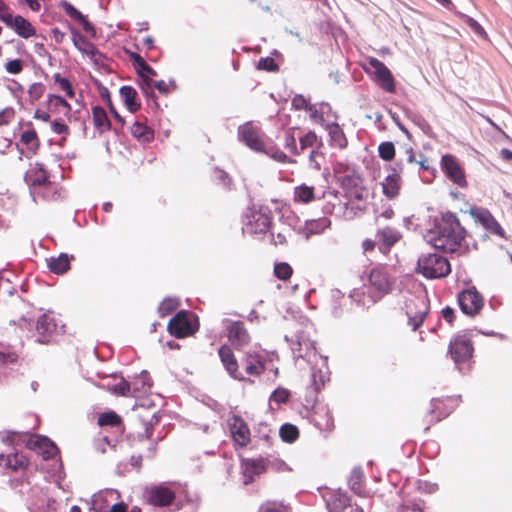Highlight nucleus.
<instances>
[{
	"label": "nucleus",
	"instance_id": "obj_1",
	"mask_svg": "<svg viewBox=\"0 0 512 512\" xmlns=\"http://www.w3.org/2000/svg\"><path fill=\"white\" fill-rule=\"evenodd\" d=\"M468 234L461 225L458 217L451 213H444L433 230L427 234V241L436 249L444 252H456L467 247L466 238Z\"/></svg>",
	"mask_w": 512,
	"mask_h": 512
},
{
	"label": "nucleus",
	"instance_id": "obj_2",
	"mask_svg": "<svg viewBox=\"0 0 512 512\" xmlns=\"http://www.w3.org/2000/svg\"><path fill=\"white\" fill-rule=\"evenodd\" d=\"M238 136L240 140L256 152L265 153L278 162L285 163L289 161L288 156L281 151L259 127L254 126L250 122L239 127Z\"/></svg>",
	"mask_w": 512,
	"mask_h": 512
},
{
	"label": "nucleus",
	"instance_id": "obj_3",
	"mask_svg": "<svg viewBox=\"0 0 512 512\" xmlns=\"http://www.w3.org/2000/svg\"><path fill=\"white\" fill-rule=\"evenodd\" d=\"M460 398L456 396H446L433 398L430 408L417 421V427L423 432L430 430L431 426L440 422L449 416L459 405Z\"/></svg>",
	"mask_w": 512,
	"mask_h": 512
},
{
	"label": "nucleus",
	"instance_id": "obj_4",
	"mask_svg": "<svg viewBox=\"0 0 512 512\" xmlns=\"http://www.w3.org/2000/svg\"><path fill=\"white\" fill-rule=\"evenodd\" d=\"M405 313L408 318V326L416 331L423 324L428 315L430 305L425 294L411 295L406 298L404 305Z\"/></svg>",
	"mask_w": 512,
	"mask_h": 512
},
{
	"label": "nucleus",
	"instance_id": "obj_5",
	"mask_svg": "<svg viewBox=\"0 0 512 512\" xmlns=\"http://www.w3.org/2000/svg\"><path fill=\"white\" fill-rule=\"evenodd\" d=\"M417 271L426 278H443L451 272V266L444 256L433 253L418 259Z\"/></svg>",
	"mask_w": 512,
	"mask_h": 512
},
{
	"label": "nucleus",
	"instance_id": "obj_6",
	"mask_svg": "<svg viewBox=\"0 0 512 512\" xmlns=\"http://www.w3.org/2000/svg\"><path fill=\"white\" fill-rule=\"evenodd\" d=\"M198 327L196 316L185 310L179 311L167 325L169 333L176 338L191 336L198 330Z\"/></svg>",
	"mask_w": 512,
	"mask_h": 512
},
{
	"label": "nucleus",
	"instance_id": "obj_7",
	"mask_svg": "<svg viewBox=\"0 0 512 512\" xmlns=\"http://www.w3.org/2000/svg\"><path fill=\"white\" fill-rule=\"evenodd\" d=\"M473 353V342L467 333L457 334L450 340L448 354L457 366L470 361Z\"/></svg>",
	"mask_w": 512,
	"mask_h": 512
},
{
	"label": "nucleus",
	"instance_id": "obj_8",
	"mask_svg": "<svg viewBox=\"0 0 512 512\" xmlns=\"http://www.w3.org/2000/svg\"><path fill=\"white\" fill-rule=\"evenodd\" d=\"M367 63L373 69V79L377 85L388 93H395V78L389 68L375 57H368Z\"/></svg>",
	"mask_w": 512,
	"mask_h": 512
},
{
	"label": "nucleus",
	"instance_id": "obj_9",
	"mask_svg": "<svg viewBox=\"0 0 512 512\" xmlns=\"http://www.w3.org/2000/svg\"><path fill=\"white\" fill-rule=\"evenodd\" d=\"M440 166L446 177L461 188L468 185L465 170L456 156L445 154L441 158Z\"/></svg>",
	"mask_w": 512,
	"mask_h": 512
},
{
	"label": "nucleus",
	"instance_id": "obj_10",
	"mask_svg": "<svg viewBox=\"0 0 512 512\" xmlns=\"http://www.w3.org/2000/svg\"><path fill=\"white\" fill-rule=\"evenodd\" d=\"M458 303L464 314L474 317L481 312L484 306V298L475 287H472L458 295Z\"/></svg>",
	"mask_w": 512,
	"mask_h": 512
},
{
	"label": "nucleus",
	"instance_id": "obj_11",
	"mask_svg": "<svg viewBox=\"0 0 512 512\" xmlns=\"http://www.w3.org/2000/svg\"><path fill=\"white\" fill-rule=\"evenodd\" d=\"M147 502L155 507H168L176 499V493L170 487L160 484L148 488L145 491Z\"/></svg>",
	"mask_w": 512,
	"mask_h": 512
},
{
	"label": "nucleus",
	"instance_id": "obj_12",
	"mask_svg": "<svg viewBox=\"0 0 512 512\" xmlns=\"http://www.w3.org/2000/svg\"><path fill=\"white\" fill-rule=\"evenodd\" d=\"M227 424L235 446L241 448L248 446L251 441V433L245 420L238 415H232L228 418Z\"/></svg>",
	"mask_w": 512,
	"mask_h": 512
},
{
	"label": "nucleus",
	"instance_id": "obj_13",
	"mask_svg": "<svg viewBox=\"0 0 512 512\" xmlns=\"http://www.w3.org/2000/svg\"><path fill=\"white\" fill-rule=\"evenodd\" d=\"M368 282L380 295L387 294L392 290V281L388 275L387 268L383 265L375 266L370 270Z\"/></svg>",
	"mask_w": 512,
	"mask_h": 512
},
{
	"label": "nucleus",
	"instance_id": "obj_14",
	"mask_svg": "<svg viewBox=\"0 0 512 512\" xmlns=\"http://www.w3.org/2000/svg\"><path fill=\"white\" fill-rule=\"evenodd\" d=\"M334 173L337 182L345 190L346 194L364 182L362 177L354 169L346 167L343 164H337L334 167Z\"/></svg>",
	"mask_w": 512,
	"mask_h": 512
},
{
	"label": "nucleus",
	"instance_id": "obj_15",
	"mask_svg": "<svg viewBox=\"0 0 512 512\" xmlns=\"http://www.w3.org/2000/svg\"><path fill=\"white\" fill-rule=\"evenodd\" d=\"M272 218L261 211H251L243 230L250 235L264 234L271 226Z\"/></svg>",
	"mask_w": 512,
	"mask_h": 512
},
{
	"label": "nucleus",
	"instance_id": "obj_16",
	"mask_svg": "<svg viewBox=\"0 0 512 512\" xmlns=\"http://www.w3.org/2000/svg\"><path fill=\"white\" fill-rule=\"evenodd\" d=\"M27 447L41 455L44 460H50L59 453L58 447L50 439L44 436H30Z\"/></svg>",
	"mask_w": 512,
	"mask_h": 512
},
{
	"label": "nucleus",
	"instance_id": "obj_17",
	"mask_svg": "<svg viewBox=\"0 0 512 512\" xmlns=\"http://www.w3.org/2000/svg\"><path fill=\"white\" fill-rule=\"evenodd\" d=\"M375 236L379 249L387 252L402 239L400 230L394 225H379Z\"/></svg>",
	"mask_w": 512,
	"mask_h": 512
},
{
	"label": "nucleus",
	"instance_id": "obj_18",
	"mask_svg": "<svg viewBox=\"0 0 512 512\" xmlns=\"http://www.w3.org/2000/svg\"><path fill=\"white\" fill-rule=\"evenodd\" d=\"M58 326L54 317L43 314L36 322L37 342L48 344L54 340Z\"/></svg>",
	"mask_w": 512,
	"mask_h": 512
},
{
	"label": "nucleus",
	"instance_id": "obj_19",
	"mask_svg": "<svg viewBox=\"0 0 512 512\" xmlns=\"http://www.w3.org/2000/svg\"><path fill=\"white\" fill-rule=\"evenodd\" d=\"M218 355L225 370L233 379L238 381L246 380L244 373L239 370L238 361L230 346L222 345L218 350Z\"/></svg>",
	"mask_w": 512,
	"mask_h": 512
},
{
	"label": "nucleus",
	"instance_id": "obj_20",
	"mask_svg": "<svg viewBox=\"0 0 512 512\" xmlns=\"http://www.w3.org/2000/svg\"><path fill=\"white\" fill-rule=\"evenodd\" d=\"M390 173L380 183L383 195L388 200L398 198L402 188V177L400 170L396 167H389Z\"/></svg>",
	"mask_w": 512,
	"mask_h": 512
},
{
	"label": "nucleus",
	"instance_id": "obj_21",
	"mask_svg": "<svg viewBox=\"0 0 512 512\" xmlns=\"http://www.w3.org/2000/svg\"><path fill=\"white\" fill-rule=\"evenodd\" d=\"M26 183L36 188H51V181L49 180V175L46 169L42 164L35 163L31 165L29 170L25 174Z\"/></svg>",
	"mask_w": 512,
	"mask_h": 512
},
{
	"label": "nucleus",
	"instance_id": "obj_22",
	"mask_svg": "<svg viewBox=\"0 0 512 512\" xmlns=\"http://www.w3.org/2000/svg\"><path fill=\"white\" fill-rule=\"evenodd\" d=\"M330 512H363L358 506L351 504V499L345 492L336 491L327 500Z\"/></svg>",
	"mask_w": 512,
	"mask_h": 512
},
{
	"label": "nucleus",
	"instance_id": "obj_23",
	"mask_svg": "<svg viewBox=\"0 0 512 512\" xmlns=\"http://www.w3.org/2000/svg\"><path fill=\"white\" fill-rule=\"evenodd\" d=\"M226 330L229 341L238 349L248 345L251 341V337L241 321L229 322Z\"/></svg>",
	"mask_w": 512,
	"mask_h": 512
},
{
	"label": "nucleus",
	"instance_id": "obj_24",
	"mask_svg": "<svg viewBox=\"0 0 512 512\" xmlns=\"http://www.w3.org/2000/svg\"><path fill=\"white\" fill-rule=\"evenodd\" d=\"M242 364L245 376L259 377L266 370L264 357L255 351L247 352L242 359Z\"/></svg>",
	"mask_w": 512,
	"mask_h": 512
},
{
	"label": "nucleus",
	"instance_id": "obj_25",
	"mask_svg": "<svg viewBox=\"0 0 512 512\" xmlns=\"http://www.w3.org/2000/svg\"><path fill=\"white\" fill-rule=\"evenodd\" d=\"M4 23L7 27L11 28L18 36L28 39L36 36V28L23 16L13 15L6 17Z\"/></svg>",
	"mask_w": 512,
	"mask_h": 512
},
{
	"label": "nucleus",
	"instance_id": "obj_26",
	"mask_svg": "<svg viewBox=\"0 0 512 512\" xmlns=\"http://www.w3.org/2000/svg\"><path fill=\"white\" fill-rule=\"evenodd\" d=\"M470 214L477 223L481 224L489 232L494 234L502 233L500 224L487 209L471 208Z\"/></svg>",
	"mask_w": 512,
	"mask_h": 512
},
{
	"label": "nucleus",
	"instance_id": "obj_27",
	"mask_svg": "<svg viewBox=\"0 0 512 512\" xmlns=\"http://www.w3.org/2000/svg\"><path fill=\"white\" fill-rule=\"evenodd\" d=\"M325 130L328 133V142L332 148L344 150L348 146V139L337 122L328 123L325 125Z\"/></svg>",
	"mask_w": 512,
	"mask_h": 512
},
{
	"label": "nucleus",
	"instance_id": "obj_28",
	"mask_svg": "<svg viewBox=\"0 0 512 512\" xmlns=\"http://www.w3.org/2000/svg\"><path fill=\"white\" fill-rule=\"evenodd\" d=\"M72 40L75 47L86 54L92 60L97 61V57L101 56L95 45L90 42L84 35L79 33L76 29L71 28Z\"/></svg>",
	"mask_w": 512,
	"mask_h": 512
},
{
	"label": "nucleus",
	"instance_id": "obj_29",
	"mask_svg": "<svg viewBox=\"0 0 512 512\" xmlns=\"http://www.w3.org/2000/svg\"><path fill=\"white\" fill-rule=\"evenodd\" d=\"M314 425L322 432H332L335 421L332 412L327 407H319L313 413Z\"/></svg>",
	"mask_w": 512,
	"mask_h": 512
},
{
	"label": "nucleus",
	"instance_id": "obj_30",
	"mask_svg": "<svg viewBox=\"0 0 512 512\" xmlns=\"http://www.w3.org/2000/svg\"><path fill=\"white\" fill-rule=\"evenodd\" d=\"M60 6L71 19L82 26L85 32L93 34L95 33V28L92 23L74 5L68 1H62Z\"/></svg>",
	"mask_w": 512,
	"mask_h": 512
},
{
	"label": "nucleus",
	"instance_id": "obj_31",
	"mask_svg": "<svg viewBox=\"0 0 512 512\" xmlns=\"http://www.w3.org/2000/svg\"><path fill=\"white\" fill-rule=\"evenodd\" d=\"M156 71L150 67L148 64H146L145 68H141L140 71H138L139 76V87L142 91V93L147 98H153L155 97L154 91L152 90V83H153V77L156 76Z\"/></svg>",
	"mask_w": 512,
	"mask_h": 512
},
{
	"label": "nucleus",
	"instance_id": "obj_32",
	"mask_svg": "<svg viewBox=\"0 0 512 512\" xmlns=\"http://www.w3.org/2000/svg\"><path fill=\"white\" fill-rule=\"evenodd\" d=\"M74 259V256H69L66 253H61L57 257H50L47 261V266L49 270L57 275H62L70 270V262Z\"/></svg>",
	"mask_w": 512,
	"mask_h": 512
},
{
	"label": "nucleus",
	"instance_id": "obj_33",
	"mask_svg": "<svg viewBox=\"0 0 512 512\" xmlns=\"http://www.w3.org/2000/svg\"><path fill=\"white\" fill-rule=\"evenodd\" d=\"M350 489L360 497H368L369 491L366 489L364 474L360 469L352 470L349 477Z\"/></svg>",
	"mask_w": 512,
	"mask_h": 512
},
{
	"label": "nucleus",
	"instance_id": "obj_34",
	"mask_svg": "<svg viewBox=\"0 0 512 512\" xmlns=\"http://www.w3.org/2000/svg\"><path fill=\"white\" fill-rule=\"evenodd\" d=\"M120 96L123 100V103L131 113H135L141 108V103L138 100L137 91L133 87H121Z\"/></svg>",
	"mask_w": 512,
	"mask_h": 512
},
{
	"label": "nucleus",
	"instance_id": "obj_35",
	"mask_svg": "<svg viewBox=\"0 0 512 512\" xmlns=\"http://www.w3.org/2000/svg\"><path fill=\"white\" fill-rule=\"evenodd\" d=\"M27 126L30 129L24 131L20 136V142L27 147L33 154H36L40 147V139L37 135V132L33 128L31 122L27 123Z\"/></svg>",
	"mask_w": 512,
	"mask_h": 512
},
{
	"label": "nucleus",
	"instance_id": "obj_36",
	"mask_svg": "<svg viewBox=\"0 0 512 512\" xmlns=\"http://www.w3.org/2000/svg\"><path fill=\"white\" fill-rule=\"evenodd\" d=\"M92 117L94 126L100 133L110 130L111 122L104 108H102L101 106L93 107Z\"/></svg>",
	"mask_w": 512,
	"mask_h": 512
},
{
	"label": "nucleus",
	"instance_id": "obj_37",
	"mask_svg": "<svg viewBox=\"0 0 512 512\" xmlns=\"http://www.w3.org/2000/svg\"><path fill=\"white\" fill-rule=\"evenodd\" d=\"M315 188L301 184L294 188L293 200L296 203L308 204L315 200Z\"/></svg>",
	"mask_w": 512,
	"mask_h": 512
},
{
	"label": "nucleus",
	"instance_id": "obj_38",
	"mask_svg": "<svg viewBox=\"0 0 512 512\" xmlns=\"http://www.w3.org/2000/svg\"><path fill=\"white\" fill-rule=\"evenodd\" d=\"M0 460L5 461L6 467L14 472L26 469L29 464L28 459L21 453L10 454L7 457L1 455Z\"/></svg>",
	"mask_w": 512,
	"mask_h": 512
},
{
	"label": "nucleus",
	"instance_id": "obj_39",
	"mask_svg": "<svg viewBox=\"0 0 512 512\" xmlns=\"http://www.w3.org/2000/svg\"><path fill=\"white\" fill-rule=\"evenodd\" d=\"M131 133L143 143L151 142L154 139V131L142 122L136 121L131 126Z\"/></svg>",
	"mask_w": 512,
	"mask_h": 512
},
{
	"label": "nucleus",
	"instance_id": "obj_40",
	"mask_svg": "<svg viewBox=\"0 0 512 512\" xmlns=\"http://www.w3.org/2000/svg\"><path fill=\"white\" fill-rule=\"evenodd\" d=\"M97 424L100 427L111 426L123 431L122 418L114 411L103 412L98 416Z\"/></svg>",
	"mask_w": 512,
	"mask_h": 512
},
{
	"label": "nucleus",
	"instance_id": "obj_41",
	"mask_svg": "<svg viewBox=\"0 0 512 512\" xmlns=\"http://www.w3.org/2000/svg\"><path fill=\"white\" fill-rule=\"evenodd\" d=\"M331 107L328 104H321L319 107H308L309 117L313 123L320 124L325 127V115L330 112Z\"/></svg>",
	"mask_w": 512,
	"mask_h": 512
},
{
	"label": "nucleus",
	"instance_id": "obj_42",
	"mask_svg": "<svg viewBox=\"0 0 512 512\" xmlns=\"http://www.w3.org/2000/svg\"><path fill=\"white\" fill-rule=\"evenodd\" d=\"M329 226L330 220L326 217H322L316 220L306 222L305 231L307 232L308 235L320 234Z\"/></svg>",
	"mask_w": 512,
	"mask_h": 512
},
{
	"label": "nucleus",
	"instance_id": "obj_43",
	"mask_svg": "<svg viewBox=\"0 0 512 512\" xmlns=\"http://www.w3.org/2000/svg\"><path fill=\"white\" fill-rule=\"evenodd\" d=\"M299 142L301 151H304L308 148L322 146L321 138H319L314 131H308L306 134L300 137Z\"/></svg>",
	"mask_w": 512,
	"mask_h": 512
},
{
	"label": "nucleus",
	"instance_id": "obj_44",
	"mask_svg": "<svg viewBox=\"0 0 512 512\" xmlns=\"http://www.w3.org/2000/svg\"><path fill=\"white\" fill-rule=\"evenodd\" d=\"M279 434L284 442L293 443L299 437V429L293 424L286 423L281 426Z\"/></svg>",
	"mask_w": 512,
	"mask_h": 512
},
{
	"label": "nucleus",
	"instance_id": "obj_45",
	"mask_svg": "<svg viewBox=\"0 0 512 512\" xmlns=\"http://www.w3.org/2000/svg\"><path fill=\"white\" fill-rule=\"evenodd\" d=\"M180 302L177 298L167 297L158 306V313L161 317H165L173 313L179 307Z\"/></svg>",
	"mask_w": 512,
	"mask_h": 512
},
{
	"label": "nucleus",
	"instance_id": "obj_46",
	"mask_svg": "<svg viewBox=\"0 0 512 512\" xmlns=\"http://www.w3.org/2000/svg\"><path fill=\"white\" fill-rule=\"evenodd\" d=\"M49 103L51 105L52 113H55L57 109H61L64 115H69L71 111L70 104L61 96L49 95Z\"/></svg>",
	"mask_w": 512,
	"mask_h": 512
},
{
	"label": "nucleus",
	"instance_id": "obj_47",
	"mask_svg": "<svg viewBox=\"0 0 512 512\" xmlns=\"http://www.w3.org/2000/svg\"><path fill=\"white\" fill-rule=\"evenodd\" d=\"M378 155L384 161H392L395 157V146L390 141H385L378 146Z\"/></svg>",
	"mask_w": 512,
	"mask_h": 512
},
{
	"label": "nucleus",
	"instance_id": "obj_48",
	"mask_svg": "<svg viewBox=\"0 0 512 512\" xmlns=\"http://www.w3.org/2000/svg\"><path fill=\"white\" fill-rule=\"evenodd\" d=\"M106 388L109 392L117 396H131L130 384L124 379H121L114 385L107 384Z\"/></svg>",
	"mask_w": 512,
	"mask_h": 512
},
{
	"label": "nucleus",
	"instance_id": "obj_49",
	"mask_svg": "<svg viewBox=\"0 0 512 512\" xmlns=\"http://www.w3.org/2000/svg\"><path fill=\"white\" fill-rule=\"evenodd\" d=\"M293 274L292 267L286 262L276 263L274 266V275L279 279L286 281L291 278Z\"/></svg>",
	"mask_w": 512,
	"mask_h": 512
},
{
	"label": "nucleus",
	"instance_id": "obj_50",
	"mask_svg": "<svg viewBox=\"0 0 512 512\" xmlns=\"http://www.w3.org/2000/svg\"><path fill=\"white\" fill-rule=\"evenodd\" d=\"M368 194V189L364 186V183H362L357 188L349 191L346 195L350 201H365L368 198Z\"/></svg>",
	"mask_w": 512,
	"mask_h": 512
},
{
	"label": "nucleus",
	"instance_id": "obj_51",
	"mask_svg": "<svg viewBox=\"0 0 512 512\" xmlns=\"http://www.w3.org/2000/svg\"><path fill=\"white\" fill-rule=\"evenodd\" d=\"M289 509L282 503L266 501L260 506V512H288Z\"/></svg>",
	"mask_w": 512,
	"mask_h": 512
},
{
	"label": "nucleus",
	"instance_id": "obj_52",
	"mask_svg": "<svg viewBox=\"0 0 512 512\" xmlns=\"http://www.w3.org/2000/svg\"><path fill=\"white\" fill-rule=\"evenodd\" d=\"M257 69L265 70L268 72H277V71H279V65L276 63L274 58L265 57V58H261L258 61Z\"/></svg>",
	"mask_w": 512,
	"mask_h": 512
},
{
	"label": "nucleus",
	"instance_id": "obj_53",
	"mask_svg": "<svg viewBox=\"0 0 512 512\" xmlns=\"http://www.w3.org/2000/svg\"><path fill=\"white\" fill-rule=\"evenodd\" d=\"M311 381L313 390L318 393L325 385V378L321 370H312Z\"/></svg>",
	"mask_w": 512,
	"mask_h": 512
},
{
	"label": "nucleus",
	"instance_id": "obj_54",
	"mask_svg": "<svg viewBox=\"0 0 512 512\" xmlns=\"http://www.w3.org/2000/svg\"><path fill=\"white\" fill-rule=\"evenodd\" d=\"M54 80L59 85L60 89L66 92L68 97H74L73 88L67 78L62 77L59 73H56L54 75Z\"/></svg>",
	"mask_w": 512,
	"mask_h": 512
},
{
	"label": "nucleus",
	"instance_id": "obj_55",
	"mask_svg": "<svg viewBox=\"0 0 512 512\" xmlns=\"http://www.w3.org/2000/svg\"><path fill=\"white\" fill-rule=\"evenodd\" d=\"M461 17L463 18L464 22L479 36L486 38L487 33L484 30V28L473 18L461 14Z\"/></svg>",
	"mask_w": 512,
	"mask_h": 512
},
{
	"label": "nucleus",
	"instance_id": "obj_56",
	"mask_svg": "<svg viewBox=\"0 0 512 512\" xmlns=\"http://www.w3.org/2000/svg\"><path fill=\"white\" fill-rule=\"evenodd\" d=\"M18 361V355L8 348L0 349V365L14 364Z\"/></svg>",
	"mask_w": 512,
	"mask_h": 512
},
{
	"label": "nucleus",
	"instance_id": "obj_57",
	"mask_svg": "<svg viewBox=\"0 0 512 512\" xmlns=\"http://www.w3.org/2000/svg\"><path fill=\"white\" fill-rule=\"evenodd\" d=\"M289 398L290 392L287 389L278 388L272 393L270 400L282 404L288 402Z\"/></svg>",
	"mask_w": 512,
	"mask_h": 512
},
{
	"label": "nucleus",
	"instance_id": "obj_58",
	"mask_svg": "<svg viewBox=\"0 0 512 512\" xmlns=\"http://www.w3.org/2000/svg\"><path fill=\"white\" fill-rule=\"evenodd\" d=\"M44 92L45 86L42 83H33L28 89L29 97L32 100L40 99L44 95Z\"/></svg>",
	"mask_w": 512,
	"mask_h": 512
},
{
	"label": "nucleus",
	"instance_id": "obj_59",
	"mask_svg": "<svg viewBox=\"0 0 512 512\" xmlns=\"http://www.w3.org/2000/svg\"><path fill=\"white\" fill-rule=\"evenodd\" d=\"M51 128L54 133L64 135L63 141L66 140V137L69 135V132H70L69 127L64 122H62L60 120L52 121Z\"/></svg>",
	"mask_w": 512,
	"mask_h": 512
},
{
	"label": "nucleus",
	"instance_id": "obj_60",
	"mask_svg": "<svg viewBox=\"0 0 512 512\" xmlns=\"http://www.w3.org/2000/svg\"><path fill=\"white\" fill-rule=\"evenodd\" d=\"M15 117V111L11 107H6L0 111V126H6Z\"/></svg>",
	"mask_w": 512,
	"mask_h": 512
},
{
	"label": "nucleus",
	"instance_id": "obj_61",
	"mask_svg": "<svg viewBox=\"0 0 512 512\" xmlns=\"http://www.w3.org/2000/svg\"><path fill=\"white\" fill-rule=\"evenodd\" d=\"M5 69L8 73L16 75L22 72L23 63L20 59L10 60L5 64Z\"/></svg>",
	"mask_w": 512,
	"mask_h": 512
},
{
	"label": "nucleus",
	"instance_id": "obj_62",
	"mask_svg": "<svg viewBox=\"0 0 512 512\" xmlns=\"http://www.w3.org/2000/svg\"><path fill=\"white\" fill-rule=\"evenodd\" d=\"M247 466L253 469L256 474H260L266 470L265 462L262 459H248Z\"/></svg>",
	"mask_w": 512,
	"mask_h": 512
},
{
	"label": "nucleus",
	"instance_id": "obj_63",
	"mask_svg": "<svg viewBox=\"0 0 512 512\" xmlns=\"http://www.w3.org/2000/svg\"><path fill=\"white\" fill-rule=\"evenodd\" d=\"M130 59H131L133 66L137 73H138V71L141 70V68L146 67L147 63L141 55H139L137 53H131Z\"/></svg>",
	"mask_w": 512,
	"mask_h": 512
},
{
	"label": "nucleus",
	"instance_id": "obj_64",
	"mask_svg": "<svg viewBox=\"0 0 512 512\" xmlns=\"http://www.w3.org/2000/svg\"><path fill=\"white\" fill-rule=\"evenodd\" d=\"M285 147L290 150V152L294 155H298L299 151L297 149L296 139L292 134H287L285 139Z\"/></svg>",
	"mask_w": 512,
	"mask_h": 512
}]
</instances>
